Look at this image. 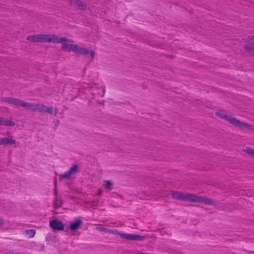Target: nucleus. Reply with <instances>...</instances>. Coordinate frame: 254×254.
Returning <instances> with one entry per match:
<instances>
[{"label": "nucleus", "instance_id": "1", "mask_svg": "<svg viewBox=\"0 0 254 254\" xmlns=\"http://www.w3.org/2000/svg\"><path fill=\"white\" fill-rule=\"evenodd\" d=\"M0 100L2 102H6L16 107H23L25 109L32 112L38 111L42 113H48L50 115L53 114V108L52 106H47L42 104H35L12 97H1Z\"/></svg>", "mask_w": 254, "mask_h": 254}, {"label": "nucleus", "instance_id": "2", "mask_svg": "<svg viewBox=\"0 0 254 254\" xmlns=\"http://www.w3.org/2000/svg\"><path fill=\"white\" fill-rule=\"evenodd\" d=\"M171 197L176 199L188 201L192 202H198L206 205H213L212 200L207 197H203L192 193H183L182 192L175 191L171 193Z\"/></svg>", "mask_w": 254, "mask_h": 254}, {"label": "nucleus", "instance_id": "3", "mask_svg": "<svg viewBox=\"0 0 254 254\" xmlns=\"http://www.w3.org/2000/svg\"><path fill=\"white\" fill-rule=\"evenodd\" d=\"M27 40L36 43H61L63 41L68 40L66 37H59L56 35L37 34L33 35H28Z\"/></svg>", "mask_w": 254, "mask_h": 254}, {"label": "nucleus", "instance_id": "4", "mask_svg": "<svg viewBox=\"0 0 254 254\" xmlns=\"http://www.w3.org/2000/svg\"><path fill=\"white\" fill-rule=\"evenodd\" d=\"M67 39L68 40L66 42L69 41V40L68 38ZM64 42L65 41H63L61 42L62 43L61 47L63 50L68 52H73L77 55L87 56L89 54V56L92 59L94 58L95 56V53L93 51H90L88 49L84 47H80L78 45L68 44Z\"/></svg>", "mask_w": 254, "mask_h": 254}, {"label": "nucleus", "instance_id": "5", "mask_svg": "<svg viewBox=\"0 0 254 254\" xmlns=\"http://www.w3.org/2000/svg\"><path fill=\"white\" fill-rule=\"evenodd\" d=\"M216 115L222 119L225 120L235 127H238L241 129H254V126L246 123L242 122L232 115H227L221 112L216 113Z\"/></svg>", "mask_w": 254, "mask_h": 254}, {"label": "nucleus", "instance_id": "6", "mask_svg": "<svg viewBox=\"0 0 254 254\" xmlns=\"http://www.w3.org/2000/svg\"><path fill=\"white\" fill-rule=\"evenodd\" d=\"M118 234L121 238L127 240L142 241L145 239L144 236L136 234H127L122 232H119Z\"/></svg>", "mask_w": 254, "mask_h": 254}, {"label": "nucleus", "instance_id": "7", "mask_svg": "<svg viewBox=\"0 0 254 254\" xmlns=\"http://www.w3.org/2000/svg\"><path fill=\"white\" fill-rule=\"evenodd\" d=\"M50 226L54 231L63 230L64 227L62 222L58 220H53L50 223Z\"/></svg>", "mask_w": 254, "mask_h": 254}, {"label": "nucleus", "instance_id": "8", "mask_svg": "<svg viewBox=\"0 0 254 254\" xmlns=\"http://www.w3.org/2000/svg\"><path fill=\"white\" fill-rule=\"evenodd\" d=\"M70 4L76 8L85 10L87 8L86 4L79 0H70Z\"/></svg>", "mask_w": 254, "mask_h": 254}, {"label": "nucleus", "instance_id": "9", "mask_svg": "<svg viewBox=\"0 0 254 254\" xmlns=\"http://www.w3.org/2000/svg\"><path fill=\"white\" fill-rule=\"evenodd\" d=\"M82 223L81 220L77 219L75 221L70 222V225L69 228L71 231H75L77 230L82 225Z\"/></svg>", "mask_w": 254, "mask_h": 254}, {"label": "nucleus", "instance_id": "10", "mask_svg": "<svg viewBox=\"0 0 254 254\" xmlns=\"http://www.w3.org/2000/svg\"><path fill=\"white\" fill-rule=\"evenodd\" d=\"M15 125V123L11 120L0 117V126L13 127Z\"/></svg>", "mask_w": 254, "mask_h": 254}, {"label": "nucleus", "instance_id": "11", "mask_svg": "<svg viewBox=\"0 0 254 254\" xmlns=\"http://www.w3.org/2000/svg\"><path fill=\"white\" fill-rule=\"evenodd\" d=\"M16 143V141L13 139L8 138H1L0 137V145H7L13 144Z\"/></svg>", "mask_w": 254, "mask_h": 254}, {"label": "nucleus", "instance_id": "12", "mask_svg": "<svg viewBox=\"0 0 254 254\" xmlns=\"http://www.w3.org/2000/svg\"><path fill=\"white\" fill-rule=\"evenodd\" d=\"M78 166L77 164H73L68 171L71 175L76 174L78 172Z\"/></svg>", "mask_w": 254, "mask_h": 254}, {"label": "nucleus", "instance_id": "13", "mask_svg": "<svg viewBox=\"0 0 254 254\" xmlns=\"http://www.w3.org/2000/svg\"><path fill=\"white\" fill-rule=\"evenodd\" d=\"M244 48L248 53L254 55V47H252L249 45H246L245 46Z\"/></svg>", "mask_w": 254, "mask_h": 254}, {"label": "nucleus", "instance_id": "14", "mask_svg": "<svg viewBox=\"0 0 254 254\" xmlns=\"http://www.w3.org/2000/svg\"><path fill=\"white\" fill-rule=\"evenodd\" d=\"M35 230L33 229L27 230L25 231V233L27 235H28L29 238H32L34 237L35 235Z\"/></svg>", "mask_w": 254, "mask_h": 254}, {"label": "nucleus", "instance_id": "15", "mask_svg": "<svg viewBox=\"0 0 254 254\" xmlns=\"http://www.w3.org/2000/svg\"><path fill=\"white\" fill-rule=\"evenodd\" d=\"M71 175L69 173V172L67 171V172H65L64 174H61L60 175V180H63L64 179H68L70 178V176Z\"/></svg>", "mask_w": 254, "mask_h": 254}, {"label": "nucleus", "instance_id": "16", "mask_svg": "<svg viewBox=\"0 0 254 254\" xmlns=\"http://www.w3.org/2000/svg\"><path fill=\"white\" fill-rule=\"evenodd\" d=\"M245 152L252 157H254V149L252 148H247L244 150Z\"/></svg>", "mask_w": 254, "mask_h": 254}, {"label": "nucleus", "instance_id": "17", "mask_svg": "<svg viewBox=\"0 0 254 254\" xmlns=\"http://www.w3.org/2000/svg\"><path fill=\"white\" fill-rule=\"evenodd\" d=\"M105 188L106 189L111 190L112 189L113 183L110 181H105Z\"/></svg>", "mask_w": 254, "mask_h": 254}, {"label": "nucleus", "instance_id": "18", "mask_svg": "<svg viewBox=\"0 0 254 254\" xmlns=\"http://www.w3.org/2000/svg\"><path fill=\"white\" fill-rule=\"evenodd\" d=\"M247 40L249 43L254 44V35L249 36L247 38Z\"/></svg>", "mask_w": 254, "mask_h": 254}, {"label": "nucleus", "instance_id": "19", "mask_svg": "<svg viewBox=\"0 0 254 254\" xmlns=\"http://www.w3.org/2000/svg\"><path fill=\"white\" fill-rule=\"evenodd\" d=\"M98 230L101 232H107V229L102 227H98Z\"/></svg>", "mask_w": 254, "mask_h": 254}, {"label": "nucleus", "instance_id": "20", "mask_svg": "<svg viewBox=\"0 0 254 254\" xmlns=\"http://www.w3.org/2000/svg\"><path fill=\"white\" fill-rule=\"evenodd\" d=\"M4 224V221L2 219H0V227L3 226Z\"/></svg>", "mask_w": 254, "mask_h": 254}, {"label": "nucleus", "instance_id": "21", "mask_svg": "<svg viewBox=\"0 0 254 254\" xmlns=\"http://www.w3.org/2000/svg\"><path fill=\"white\" fill-rule=\"evenodd\" d=\"M55 193H57V189H56V187H57V180H55Z\"/></svg>", "mask_w": 254, "mask_h": 254}, {"label": "nucleus", "instance_id": "22", "mask_svg": "<svg viewBox=\"0 0 254 254\" xmlns=\"http://www.w3.org/2000/svg\"><path fill=\"white\" fill-rule=\"evenodd\" d=\"M58 113V110L57 108H56L54 110V115L57 116Z\"/></svg>", "mask_w": 254, "mask_h": 254}, {"label": "nucleus", "instance_id": "23", "mask_svg": "<svg viewBox=\"0 0 254 254\" xmlns=\"http://www.w3.org/2000/svg\"><path fill=\"white\" fill-rule=\"evenodd\" d=\"M101 192H102L101 190H99V192H98L99 194H101Z\"/></svg>", "mask_w": 254, "mask_h": 254}]
</instances>
